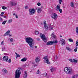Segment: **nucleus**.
Returning a JSON list of instances; mask_svg holds the SVG:
<instances>
[{
	"mask_svg": "<svg viewBox=\"0 0 78 78\" xmlns=\"http://www.w3.org/2000/svg\"><path fill=\"white\" fill-rule=\"evenodd\" d=\"M25 41L26 42L28 43L30 47L31 48H30L31 50H33V45H34V43H33V38L30 37H28L25 38Z\"/></svg>",
	"mask_w": 78,
	"mask_h": 78,
	"instance_id": "obj_1",
	"label": "nucleus"
},
{
	"mask_svg": "<svg viewBox=\"0 0 78 78\" xmlns=\"http://www.w3.org/2000/svg\"><path fill=\"white\" fill-rule=\"evenodd\" d=\"M22 69L21 68L17 69L15 72V78H20V75L21 74V71Z\"/></svg>",
	"mask_w": 78,
	"mask_h": 78,
	"instance_id": "obj_2",
	"label": "nucleus"
},
{
	"mask_svg": "<svg viewBox=\"0 0 78 78\" xmlns=\"http://www.w3.org/2000/svg\"><path fill=\"white\" fill-rule=\"evenodd\" d=\"M64 71L67 74L71 75L72 73V69L71 68L66 67L64 69Z\"/></svg>",
	"mask_w": 78,
	"mask_h": 78,
	"instance_id": "obj_3",
	"label": "nucleus"
},
{
	"mask_svg": "<svg viewBox=\"0 0 78 78\" xmlns=\"http://www.w3.org/2000/svg\"><path fill=\"white\" fill-rule=\"evenodd\" d=\"M58 42H59V41L57 40L51 41L47 42L46 45H53V44H56Z\"/></svg>",
	"mask_w": 78,
	"mask_h": 78,
	"instance_id": "obj_4",
	"label": "nucleus"
},
{
	"mask_svg": "<svg viewBox=\"0 0 78 78\" xmlns=\"http://www.w3.org/2000/svg\"><path fill=\"white\" fill-rule=\"evenodd\" d=\"M36 10L34 9H30L29 10V13L30 15H33L35 13Z\"/></svg>",
	"mask_w": 78,
	"mask_h": 78,
	"instance_id": "obj_5",
	"label": "nucleus"
},
{
	"mask_svg": "<svg viewBox=\"0 0 78 78\" xmlns=\"http://www.w3.org/2000/svg\"><path fill=\"white\" fill-rule=\"evenodd\" d=\"M44 59V62H45L48 64H50V62H49V60L48 59V56H44L43 58Z\"/></svg>",
	"mask_w": 78,
	"mask_h": 78,
	"instance_id": "obj_6",
	"label": "nucleus"
},
{
	"mask_svg": "<svg viewBox=\"0 0 78 78\" xmlns=\"http://www.w3.org/2000/svg\"><path fill=\"white\" fill-rule=\"evenodd\" d=\"M51 17L52 19H57V18H58V14H57L56 13H52L51 15Z\"/></svg>",
	"mask_w": 78,
	"mask_h": 78,
	"instance_id": "obj_7",
	"label": "nucleus"
},
{
	"mask_svg": "<svg viewBox=\"0 0 78 78\" xmlns=\"http://www.w3.org/2000/svg\"><path fill=\"white\" fill-rule=\"evenodd\" d=\"M41 38L42 40H43V41L44 42H46L47 41V37H45V36L44 35H42L41 36Z\"/></svg>",
	"mask_w": 78,
	"mask_h": 78,
	"instance_id": "obj_8",
	"label": "nucleus"
},
{
	"mask_svg": "<svg viewBox=\"0 0 78 78\" xmlns=\"http://www.w3.org/2000/svg\"><path fill=\"white\" fill-rule=\"evenodd\" d=\"M60 43H62V45H64L65 44H66V41L63 39H61L59 41Z\"/></svg>",
	"mask_w": 78,
	"mask_h": 78,
	"instance_id": "obj_9",
	"label": "nucleus"
},
{
	"mask_svg": "<svg viewBox=\"0 0 78 78\" xmlns=\"http://www.w3.org/2000/svg\"><path fill=\"white\" fill-rule=\"evenodd\" d=\"M69 61L70 62H75V63H77L78 62V60H76L75 58L73 59H69Z\"/></svg>",
	"mask_w": 78,
	"mask_h": 78,
	"instance_id": "obj_10",
	"label": "nucleus"
},
{
	"mask_svg": "<svg viewBox=\"0 0 78 78\" xmlns=\"http://www.w3.org/2000/svg\"><path fill=\"white\" fill-rule=\"evenodd\" d=\"M3 59L4 61L8 62V57L7 56H4L3 58Z\"/></svg>",
	"mask_w": 78,
	"mask_h": 78,
	"instance_id": "obj_11",
	"label": "nucleus"
},
{
	"mask_svg": "<svg viewBox=\"0 0 78 78\" xmlns=\"http://www.w3.org/2000/svg\"><path fill=\"white\" fill-rule=\"evenodd\" d=\"M55 34L54 33H53L51 35V39H53L54 40L55 39H56V35H54Z\"/></svg>",
	"mask_w": 78,
	"mask_h": 78,
	"instance_id": "obj_12",
	"label": "nucleus"
},
{
	"mask_svg": "<svg viewBox=\"0 0 78 78\" xmlns=\"http://www.w3.org/2000/svg\"><path fill=\"white\" fill-rule=\"evenodd\" d=\"M10 33H11V31L9 30H8L4 34V36H6L7 35H9Z\"/></svg>",
	"mask_w": 78,
	"mask_h": 78,
	"instance_id": "obj_13",
	"label": "nucleus"
},
{
	"mask_svg": "<svg viewBox=\"0 0 78 78\" xmlns=\"http://www.w3.org/2000/svg\"><path fill=\"white\" fill-rule=\"evenodd\" d=\"M44 28H45V29H46V30H48V27H47V24H46V21H44Z\"/></svg>",
	"mask_w": 78,
	"mask_h": 78,
	"instance_id": "obj_14",
	"label": "nucleus"
},
{
	"mask_svg": "<svg viewBox=\"0 0 78 78\" xmlns=\"http://www.w3.org/2000/svg\"><path fill=\"white\" fill-rule=\"evenodd\" d=\"M12 6H16L17 5V2L15 1H13L11 2Z\"/></svg>",
	"mask_w": 78,
	"mask_h": 78,
	"instance_id": "obj_15",
	"label": "nucleus"
},
{
	"mask_svg": "<svg viewBox=\"0 0 78 78\" xmlns=\"http://www.w3.org/2000/svg\"><path fill=\"white\" fill-rule=\"evenodd\" d=\"M25 74L23 75V77L24 78H27V71H24Z\"/></svg>",
	"mask_w": 78,
	"mask_h": 78,
	"instance_id": "obj_16",
	"label": "nucleus"
},
{
	"mask_svg": "<svg viewBox=\"0 0 78 78\" xmlns=\"http://www.w3.org/2000/svg\"><path fill=\"white\" fill-rule=\"evenodd\" d=\"M27 60V58L25 57L24 58H22L21 60V61H22V62H25V61H26Z\"/></svg>",
	"mask_w": 78,
	"mask_h": 78,
	"instance_id": "obj_17",
	"label": "nucleus"
},
{
	"mask_svg": "<svg viewBox=\"0 0 78 78\" xmlns=\"http://www.w3.org/2000/svg\"><path fill=\"white\" fill-rule=\"evenodd\" d=\"M35 60L36 62H39L40 61V59L38 57L36 58Z\"/></svg>",
	"mask_w": 78,
	"mask_h": 78,
	"instance_id": "obj_18",
	"label": "nucleus"
},
{
	"mask_svg": "<svg viewBox=\"0 0 78 78\" xmlns=\"http://www.w3.org/2000/svg\"><path fill=\"white\" fill-rule=\"evenodd\" d=\"M60 9V6L58 5H57V6L56 7V10L57 11H59Z\"/></svg>",
	"mask_w": 78,
	"mask_h": 78,
	"instance_id": "obj_19",
	"label": "nucleus"
},
{
	"mask_svg": "<svg viewBox=\"0 0 78 78\" xmlns=\"http://www.w3.org/2000/svg\"><path fill=\"white\" fill-rule=\"evenodd\" d=\"M50 69L51 72H53V70H54V69H53V66H51L50 67Z\"/></svg>",
	"mask_w": 78,
	"mask_h": 78,
	"instance_id": "obj_20",
	"label": "nucleus"
},
{
	"mask_svg": "<svg viewBox=\"0 0 78 78\" xmlns=\"http://www.w3.org/2000/svg\"><path fill=\"white\" fill-rule=\"evenodd\" d=\"M2 71L4 73H7V70H6V69H4L2 70Z\"/></svg>",
	"mask_w": 78,
	"mask_h": 78,
	"instance_id": "obj_21",
	"label": "nucleus"
},
{
	"mask_svg": "<svg viewBox=\"0 0 78 78\" xmlns=\"http://www.w3.org/2000/svg\"><path fill=\"white\" fill-rule=\"evenodd\" d=\"M41 11H42V9H41V8H38V9L37 12H38V13H40Z\"/></svg>",
	"mask_w": 78,
	"mask_h": 78,
	"instance_id": "obj_22",
	"label": "nucleus"
},
{
	"mask_svg": "<svg viewBox=\"0 0 78 78\" xmlns=\"http://www.w3.org/2000/svg\"><path fill=\"white\" fill-rule=\"evenodd\" d=\"M9 40V41H10V42H13V39L12 38H10Z\"/></svg>",
	"mask_w": 78,
	"mask_h": 78,
	"instance_id": "obj_23",
	"label": "nucleus"
},
{
	"mask_svg": "<svg viewBox=\"0 0 78 78\" xmlns=\"http://www.w3.org/2000/svg\"><path fill=\"white\" fill-rule=\"evenodd\" d=\"M77 77H78V75H77L72 76V78H77Z\"/></svg>",
	"mask_w": 78,
	"mask_h": 78,
	"instance_id": "obj_24",
	"label": "nucleus"
},
{
	"mask_svg": "<svg viewBox=\"0 0 78 78\" xmlns=\"http://www.w3.org/2000/svg\"><path fill=\"white\" fill-rule=\"evenodd\" d=\"M76 32L78 34V27H76Z\"/></svg>",
	"mask_w": 78,
	"mask_h": 78,
	"instance_id": "obj_25",
	"label": "nucleus"
},
{
	"mask_svg": "<svg viewBox=\"0 0 78 78\" xmlns=\"http://www.w3.org/2000/svg\"><path fill=\"white\" fill-rule=\"evenodd\" d=\"M66 48L67 50H69V51H72V49L70 48L69 47H66Z\"/></svg>",
	"mask_w": 78,
	"mask_h": 78,
	"instance_id": "obj_26",
	"label": "nucleus"
},
{
	"mask_svg": "<svg viewBox=\"0 0 78 78\" xmlns=\"http://www.w3.org/2000/svg\"><path fill=\"white\" fill-rule=\"evenodd\" d=\"M12 19L9 20L8 21V23H11V22H12Z\"/></svg>",
	"mask_w": 78,
	"mask_h": 78,
	"instance_id": "obj_27",
	"label": "nucleus"
},
{
	"mask_svg": "<svg viewBox=\"0 0 78 78\" xmlns=\"http://www.w3.org/2000/svg\"><path fill=\"white\" fill-rule=\"evenodd\" d=\"M70 6H71V7H73V6H74V4H73V2H71V3Z\"/></svg>",
	"mask_w": 78,
	"mask_h": 78,
	"instance_id": "obj_28",
	"label": "nucleus"
},
{
	"mask_svg": "<svg viewBox=\"0 0 78 78\" xmlns=\"http://www.w3.org/2000/svg\"><path fill=\"white\" fill-rule=\"evenodd\" d=\"M7 22V20L3 21V22L2 23V24H3V25H5V23H6Z\"/></svg>",
	"mask_w": 78,
	"mask_h": 78,
	"instance_id": "obj_29",
	"label": "nucleus"
},
{
	"mask_svg": "<svg viewBox=\"0 0 78 78\" xmlns=\"http://www.w3.org/2000/svg\"><path fill=\"white\" fill-rule=\"evenodd\" d=\"M69 42H73V40L72 38H69Z\"/></svg>",
	"mask_w": 78,
	"mask_h": 78,
	"instance_id": "obj_30",
	"label": "nucleus"
},
{
	"mask_svg": "<svg viewBox=\"0 0 78 78\" xmlns=\"http://www.w3.org/2000/svg\"><path fill=\"white\" fill-rule=\"evenodd\" d=\"M78 49V48H77V47H76V48L74 49V51L75 52H76L77 51V50Z\"/></svg>",
	"mask_w": 78,
	"mask_h": 78,
	"instance_id": "obj_31",
	"label": "nucleus"
},
{
	"mask_svg": "<svg viewBox=\"0 0 78 78\" xmlns=\"http://www.w3.org/2000/svg\"><path fill=\"white\" fill-rule=\"evenodd\" d=\"M59 11L60 13H62V9H59Z\"/></svg>",
	"mask_w": 78,
	"mask_h": 78,
	"instance_id": "obj_32",
	"label": "nucleus"
},
{
	"mask_svg": "<svg viewBox=\"0 0 78 78\" xmlns=\"http://www.w3.org/2000/svg\"><path fill=\"white\" fill-rule=\"evenodd\" d=\"M8 62H9V63H11V58H10L9 60L8 61H7Z\"/></svg>",
	"mask_w": 78,
	"mask_h": 78,
	"instance_id": "obj_33",
	"label": "nucleus"
},
{
	"mask_svg": "<svg viewBox=\"0 0 78 78\" xmlns=\"http://www.w3.org/2000/svg\"><path fill=\"white\" fill-rule=\"evenodd\" d=\"M35 33L36 34H39V31H35Z\"/></svg>",
	"mask_w": 78,
	"mask_h": 78,
	"instance_id": "obj_34",
	"label": "nucleus"
},
{
	"mask_svg": "<svg viewBox=\"0 0 78 78\" xmlns=\"http://www.w3.org/2000/svg\"><path fill=\"white\" fill-rule=\"evenodd\" d=\"M19 57H20V56L18 54L16 55V58H19Z\"/></svg>",
	"mask_w": 78,
	"mask_h": 78,
	"instance_id": "obj_35",
	"label": "nucleus"
},
{
	"mask_svg": "<svg viewBox=\"0 0 78 78\" xmlns=\"http://www.w3.org/2000/svg\"><path fill=\"white\" fill-rule=\"evenodd\" d=\"M47 73H44L43 74L44 76H47Z\"/></svg>",
	"mask_w": 78,
	"mask_h": 78,
	"instance_id": "obj_36",
	"label": "nucleus"
},
{
	"mask_svg": "<svg viewBox=\"0 0 78 78\" xmlns=\"http://www.w3.org/2000/svg\"><path fill=\"white\" fill-rule=\"evenodd\" d=\"M37 5L38 6H41V4L40 2H38L37 3Z\"/></svg>",
	"mask_w": 78,
	"mask_h": 78,
	"instance_id": "obj_37",
	"label": "nucleus"
},
{
	"mask_svg": "<svg viewBox=\"0 0 78 78\" xmlns=\"http://www.w3.org/2000/svg\"><path fill=\"white\" fill-rule=\"evenodd\" d=\"M39 73H40V71H39V69H38V70L37 71V73H37V74H39Z\"/></svg>",
	"mask_w": 78,
	"mask_h": 78,
	"instance_id": "obj_38",
	"label": "nucleus"
},
{
	"mask_svg": "<svg viewBox=\"0 0 78 78\" xmlns=\"http://www.w3.org/2000/svg\"><path fill=\"white\" fill-rule=\"evenodd\" d=\"M2 51H4V50H5V47H4L2 48Z\"/></svg>",
	"mask_w": 78,
	"mask_h": 78,
	"instance_id": "obj_39",
	"label": "nucleus"
},
{
	"mask_svg": "<svg viewBox=\"0 0 78 78\" xmlns=\"http://www.w3.org/2000/svg\"><path fill=\"white\" fill-rule=\"evenodd\" d=\"M76 45L77 47L78 46V41H76Z\"/></svg>",
	"mask_w": 78,
	"mask_h": 78,
	"instance_id": "obj_40",
	"label": "nucleus"
},
{
	"mask_svg": "<svg viewBox=\"0 0 78 78\" xmlns=\"http://www.w3.org/2000/svg\"><path fill=\"white\" fill-rule=\"evenodd\" d=\"M2 9H6V7L5 6H3L2 7Z\"/></svg>",
	"mask_w": 78,
	"mask_h": 78,
	"instance_id": "obj_41",
	"label": "nucleus"
},
{
	"mask_svg": "<svg viewBox=\"0 0 78 78\" xmlns=\"http://www.w3.org/2000/svg\"><path fill=\"white\" fill-rule=\"evenodd\" d=\"M2 21H3V19L0 17V22H2Z\"/></svg>",
	"mask_w": 78,
	"mask_h": 78,
	"instance_id": "obj_42",
	"label": "nucleus"
},
{
	"mask_svg": "<svg viewBox=\"0 0 78 78\" xmlns=\"http://www.w3.org/2000/svg\"><path fill=\"white\" fill-rule=\"evenodd\" d=\"M4 14V12H2L1 14V16H3V14Z\"/></svg>",
	"mask_w": 78,
	"mask_h": 78,
	"instance_id": "obj_43",
	"label": "nucleus"
},
{
	"mask_svg": "<svg viewBox=\"0 0 78 78\" xmlns=\"http://www.w3.org/2000/svg\"><path fill=\"white\" fill-rule=\"evenodd\" d=\"M28 6H26L25 7V9H28Z\"/></svg>",
	"mask_w": 78,
	"mask_h": 78,
	"instance_id": "obj_44",
	"label": "nucleus"
},
{
	"mask_svg": "<svg viewBox=\"0 0 78 78\" xmlns=\"http://www.w3.org/2000/svg\"><path fill=\"white\" fill-rule=\"evenodd\" d=\"M55 59H58V56H56L55 57Z\"/></svg>",
	"mask_w": 78,
	"mask_h": 78,
	"instance_id": "obj_45",
	"label": "nucleus"
},
{
	"mask_svg": "<svg viewBox=\"0 0 78 78\" xmlns=\"http://www.w3.org/2000/svg\"><path fill=\"white\" fill-rule=\"evenodd\" d=\"M36 8V9L37 10H38V7H35Z\"/></svg>",
	"mask_w": 78,
	"mask_h": 78,
	"instance_id": "obj_46",
	"label": "nucleus"
},
{
	"mask_svg": "<svg viewBox=\"0 0 78 78\" xmlns=\"http://www.w3.org/2000/svg\"><path fill=\"white\" fill-rule=\"evenodd\" d=\"M16 19H17L18 18V16H17V15H16Z\"/></svg>",
	"mask_w": 78,
	"mask_h": 78,
	"instance_id": "obj_47",
	"label": "nucleus"
},
{
	"mask_svg": "<svg viewBox=\"0 0 78 78\" xmlns=\"http://www.w3.org/2000/svg\"><path fill=\"white\" fill-rule=\"evenodd\" d=\"M3 44V41H2L1 43V44L2 45Z\"/></svg>",
	"mask_w": 78,
	"mask_h": 78,
	"instance_id": "obj_48",
	"label": "nucleus"
},
{
	"mask_svg": "<svg viewBox=\"0 0 78 78\" xmlns=\"http://www.w3.org/2000/svg\"><path fill=\"white\" fill-rule=\"evenodd\" d=\"M3 17H4V18H5V19H6V18L7 17L6 16H3Z\"/></svg>",
	"mask_w": 78,
	"mask_h": 78,
	"instance_id": "obj_49",
	"label": "nucleus"
},
{
	"mask_svg": "<svg viewBox=\"0 0 78 78\" xmlns=\"http://www.w3.org/2000/svg\"><path fill=\"white\" fill-rule=\"evenodd\" d=\"M9 35V37H11V36H12V35H10V34Z\"/></svg>",
	"mask_w": 78,
	"mask_h": 78,
	"instance_id": "obj_50",
	"label": "nucleus"
},
{
	"mask_svg": "<svg viewBox=\"0 0 78 78\" xmlns=\"http://www.w3.org/2000/svg\"><path fill=\"white\" fill-rule=\"evenodd\" d=\"M40 41V39H39V38L38 39H37V41Z\"/></svg>",
	"mask_w": 78,
	"mask_h": 78,
	"instance_id": "obj_51",
	"label": "nucleus"
},
{
	"mask_svg": "<svg viewBox=\"0 0 78 78\" xmlns=\"http://www.w3.org/2000/svg\"><path fill=\"white\" fill-rule=\"evenodd\" d=\"M37 66V65H34V67H36V66Z\"/></svg>",
	"mask_w": 78,
	"mask_h": 78,
	"instance_id": "obj_52",
	"label": "nucleus"
},
{
	"mask_svg": "<svg viewBox=\"0 0 78 78\" xmlns=\"http://www.w3.org/2000/svg\"><path fill=\"white\" fill-rule=\"evenodd\" d=\"M50 30H53V27H51V29H50Z\"/></svg>",
	"mask_w": 78,
	"mask_h": 78,
	"instance_id": "obj_53",
	"label": "nucleus"
},
{
	"mask_svg": "<svg viewBox=\"0 0 78 78\" xmlns=\"http://www.w3.org/2000/svg\"><path fill=\"white\" fill-rule=\"evenodd\" d=\"M59 3L60 4H61V1H59Z\"/></svg>",
	"mask_w": 78,
	"mask_h": 78,
	"instance_id": "obj_54",
	"label": "nucleus"
},
{
	"mask_svg": "<svg viewBox=\"0 0 78 78\" xmlns=\"http://www.w3.org/2000/svg\"><path fill=\"white\" fill-rule=\"evenodd\" d=\"M15 54L16 55V56L18 55V54H17V53L16 52L15 53Z\"/></svg>",
	"mask_w": 78,
	"mask_h": 78,
	"instance_id": "obj_55",
	"label": "nucleus"
},
{
	"mask_svg": "<svg viewBox=\"0 0 78 78\" xmlns=\"http://www.w3.org/2000/svg\"><path fill=\"white\" fill-rule=\"evenodd\" d=\"M59 2H62V0H59Z\"/></svg>",
	"mask_w": 78,
	"mask_h": 78,
	"instance_id": "obj_56",
	"label": "nucleus"
},
{
	"mask_svg": "<svg viewBox=\"0 0 78 78\" xmlns=\"http://www.w3.org/2000/svg\"><path fill=\"white\" fill-rule=\"evenodd\" d=\"M13 16H15V15H16V14H15V13H14V14H13Z\"/></svg>",
	"mask_w": 78,
	"mask_h": 78,
	"instance_id": "obj_57",
	"label": "nucleus"
},
{
	"mask_svg": "<svg viewBox=\"0 0 78 78\" xmlns=\"http://www.w3.org/2000/svg\"><path fill=\"white\" fill-rule=\"evenodd\" d=\"M32 64H34V62H33Z\"/></svg>",
	"mask_w": 78,
	"mask_h": 78,
	"instance_id": "obj_58",
	"label": "nucleus"
},
{
	"mask_svg": "<svg viewBox=\"0 0 78 78\" xmlns=\"http://www.w3.org/2000/svg\"><path fill=\"white\" fill-rule=\"evenodd\" d=\"M41 8H43V6L42 5H41Z\"/></svg>",
	"mask_w": 78,
	"mask_h": 78,
	"instance_id": "obj_59",
	"label": "nucleus"
},
{
	"mask_svg": "<svg viewBox=\"0 0 78 78\" xmlns=\"http://www.w3.org/2000/svg\"><path fill=\"white\" fill-rule=\"evenodd\" d=\"M60 37H62V36L61 35H60Z\"/></svg>",
	"mask_w": 78,
	"mask_h": 78,
	"instance_id": "obj_60",
	"label": "nucleus"
},
{
	"mask_svg": "<svg viewBox=\"0 0 78 78\" xmlns=\"http://www.w3.org/2000/svg\"><path fill=\"white\" fill-rule=\"evenodd\" d=\"M37 48V46H35V48Z\"/></svg>",
	"mask_w": 78,
	"mask_h": 78,
	"instance_id": "obj_61",
	"label": "nucleus"
},
{
	"mask_svg": "<svg viewBox=\"0 0 78 78\" xmlns=\"http://www.w3.org/2000/svg\"><path fill=\"white\" fill-rule=\"evenodd\" d=\"M51 25H50V24H49V27L50 26L51 27Z\"/></svg>",
	"mask_w": 78,
	"mask_h": 78,
	"instance_id": "obj_62",
	"label": "nucleus"
},
{
	"mask_svg": "<svg viewBox=\"0 0 78 78\" xmlns=\"http://www.w3.org/2000/svg\"><path fill=\"white\" fill-rule=\"evenodd\" d=\"M41 25H42V23H41Z\"/></svg>",
	"mask_w": 78,
	"mask_h": 78,
	"instance_id": "obj_63",
	"label": "nucleus"
}]
</instances>
